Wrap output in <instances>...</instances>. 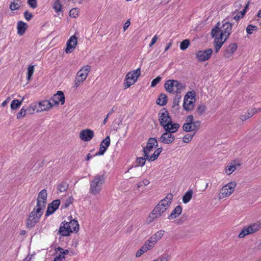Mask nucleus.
Segmentation results:
<instances>
[{"label":"nucleus","instance_id":"4c0bfd02","mask_svg":"<svg viewBox=\"0 0 261 261\" xmlns=\"http://www.w3.org/2000/svg\"><path fill=\"white\" fill-rule=\"evenodd\" d=\"M174 86V88H176V93H180L181 92L185 89V86L176 80H175Z\"/></svg>","mask_w":261,"mask_h":261},{"label":"nucleus","instance_id":"a878e982","mask_svg":"<svg viewBox=\"0 0 261 261\" xmlns=\"http://www.w3.org/2000/svg\"><path fill=\"white\" fill-rule=\"evenodd\" d=\"M244 15H245V14H243V12H242L241 11L233 12L231 13V14L228 16L224 19V21L228 20V21H231L232 20H235L236 21H238L240 19L243 18Z\"/></svg>","mask_w":261,"mask_h":261},{"label":"nucleus","instance_id":"de8ad7c7","mask_svg":"<svg viewBox=\"0 0 261 261\" xmlns=\"http://www.w3.org/2000/svg\"><path fill=\"white\" fill-rule=\"evenodd\" d=\"M34 72V66L33 65H29L28 68V72H27V80H30Z\"/></svg>","mask_w":261,"mask_h":261},{"label":"nucleus","instance_id":"20e7f679","mask_svg":"<svg viewBox=\"0 0 261 261\" xmlns=\"http://www.w3.org/2000/svg\"><path fill=\"white\" fill-rule=\"evenodd\" d=\"M105 178L103 174L95 175L90 181L89 193L94 195L98 194L102 189V186L105 183Z\"/></svg>","mask_w":261,"mask_h":261},{"label":"nucleus","instance_id":"f704fd0d","mask_svg":"<svg viewBox=\"0 0 261 261\" xmlns=\"http://www.w3.org/2000/svg\"><path fill=\"white\" fill-rule=\"evenodd\" d=\"M156 243L153 240L151 237H149V239L144 244V246L147 250H149L151 248L154 247Z\"/></svg>","mask_w":261,"mask_h":261},{"label":"nucleus","instance_id":"c03bdc74","mask_svg":"<svg viewBox=\"0 0 261 261\" xmlns=\"http://www.w3.org/2000/svg\"><path fill=\"white\" fill-rule=\"evenodd\" d=\"M27 112L26 109L22 107L16 115L17 119H20L25 117L27 114Z\"/></svg>","mask_w":261,"mask_h":261},{"label":"nucleus","instance_id":"473e14b6","mask_svg":"<svg viewBox=\"0 0 261 261\" xmlns=\"http://www.w3.org/2000/svg\"><path fill=\"white\" fill-rule=\"evenodd\" d=\"M167 102V96L165 94L161 93L156 100V103L160 106H163Z\"/></svg>","mask_w":261,"mask_h":261},{"label":"nucleus","instance_id":"37998d69","mask_svg":"<svg viewBox=\"0 0 261 261\" xmlns=\"http://www.w3.org/2000/svg\"><path fill=\"white\" fill-rule=\"evenodd\" d=\"M190 41L188 39H185L180 43V48L181 50H186L190 45Z\"/></svg>","mask_w":261,"mask_h":261},{"label":"nucleus","instance_id":"423d86ee","mask_svg":"<svg viewBox=\"0 0 261 261\" xmlns=\"http://www.w3.org/2000/svg\"><path fill=\"white\" fill-rule=\"evenodd\" d=\"M220 23L218 22L216 27L213 28L211 31V35L212 37L215 38L214 41L215 51L218 53L220 50V48L222 46L224 42L225 41L224 40L223 41V38L217 35L219 34L220 31L219 28Z\"/></svg>","mask_w":261,"mask_h":261},{"label":"nucleus","instance_id":"aec40b11","mask_svg":"<svg viewBox=\"0 0 261 261\" xmlns=\"http://www.w3.org/2000/svg\"><path fill=\"white\" fill-rule=\"evenodd\" d=\"M77 38L75 35L70 37L67 42L65 52L67 54L72 53L77 45Z\"/></svg>","mask_w":261,"mask_h":261},{"label":"nucleus","instance_id":"cd10ccee","mask_svg":"<svg viewBox=\"0 0 261 261\" xmlns=\"http://www.w3.org/2000/svg\"><path fill=\"white\" fill-rule=\"evenodd\" d=\"M27 27L28 25L26 23L22 21H19L17 23V34L19 36L23 35L26 31Z\"/></svg>","mask_w":261,"mask_h":261},{"label":"nucleus","instance_id":"5fc2aeb1","mask_svg":"<svg viewBox=\"0 0 261 261\" xmlns=\"http://www.w3.org/2000/svg\"><path fill=\"white\" fill-rule=\"evenodd\" d=\"M235 10L234 12H238L242 7V2L241 0L236 1L233 5Z\"/></svg>","mask_w":261,"mask_h":261},{"label":"nucleus","instance_id":"f257e3e1","mask_svg":"<svg viewBox=\"0 0 261 261\" xmlns=\"http://www.w3.org/2000/svg\"><path fill=\"white\" fill-rule=\"evenodd\" d=\"M173 197V195L171 193H169L164 199L161 200L159 202L149 216V217L151 219L149 220V223L152 222L155 219L161 217L167 210L170 204L171 203Z\"/></svg>","mask_w":261,"mask_h":261},{"label":"nucleus","instance_id":"7ed1b4c3","mask_svg":"<svg viewBox=\"0 0 261 261\" xmlns=\"http://www.w3.org/2000/svg\"><path fill=\"white\" fill-rule=\"evenodd\" d=\"M38 203L39 204H37L36 207L29 214L27 222V227L28 228L35 226L43 214L45 208L40 206V203L39 202Z\"/></svg>","mask_w":261,"mask_h":261},{"label":"nucleus","instance_id":"0e129e2a","mask_svg":"<svg viewBox=\"0 0 261 261\" xmlns=\"http://www.w3.org/2000/svg\"><path fill=\"white\" fill-rule=\"evenodd\" d=\"M158 39V36L156 35H154V37L152 38L151 42L149 44V47L152 46V45L155 43Z\"/></svg>","mask_w":261,"mask_h":261},{"label":"nucleus","instance_id":"9d476101","mask_svg":"<svg viewBox=\"0 0 261 261\" xmlns=\"http://www.w3.org/2000/svg\"><path fill=\"white\" fill-rule=\"evenodd\" d=\"M172 120L169 112L166 108L162 109L159 113V121L160 125L163 127Z\"/></svg>","mask_w":261,"mask_h":261},{"label":"nucleus","instance_id":"a19ab883","mask_svg":"<svg viewBox=\"0 0 261 261\" xmlns=\"http://www.w3.org/2000/svg\"><path fill=\"white\" fill-rule=\"evenodd\" d=\"M37 109L38 107L37 104L36 103H33L26 109L27 111V113L30 115L33 114L35 112H37Z\"/></svg>","mask_w":261,"mask_h":261},{"label":"nucleus","instance_id":"7c9ffc66","mask_svg":"<svg viewBox=\"0 0 261 261\" xmlns=\"http://www.w3.org/2000/svg\"><path fill=\"white\" fill-rule=\"evenodd\" d=\"M53 8L56 13L63 12V6L60 0H54L53 2Z\"/></svg>","mask_w":261,"mask_h":261},{"label":"nucleus","instance_id":"864d4df0","mask_svg":"<svg viewBox=\"0 0 261 261\" xmlns=\"http://www.w3.org/2000/svg\"><path fill=\"white\" fill-rule=\"evenodd\" d=\"M79 12V9L77 8H73V9H72L71 10H70L69 15L71 17L75 18V17H76L78 16Z\"/></svg>","mask_w":261,"mask_h":261},{"label":"nucleus","instance_id":"393cba45","mask_svg":"<svg viewBox=\"0 0 261 261\" xmlns=\"http://www.w3.org/2000/svg\"><path fill=\"white\" fill-rule=\"evenodd\" d=\"M180 125L177 123H173L172 122V120L169 122L167 124L165 125V126L163 127L165 131L171 133H174L178 129Z\"/></svg>","mask_w":261,"mask_h":261},{"label":"nucleus","instance_id":"2f4dec72","mask_svg":"<svg viewBox=\"0 0 261 261\" xmlns=\"http://www.w3.org/2000/svg\"><path fill=\"white\" fill-rule=\"evenodd\" d=\"M249 231H250L251 234L256 232L258 231L260 228L261 225L260 222H256L253 223L247 226Z\"/></svg>","mask_w":261,"mask_h":261},{"label":"nucleus","instance_id":"79ce46f5","mask_svg":"<svg viewBox=\"0 0 261 261\" xmlns=\"http://www.w3.org/2000/svg\"><path fill=\"white\" fill-rule=\"evenodd\" d=\"M250 234H251V233L248 227H244L239 234L238 237L239 238H243L247 235Z\"/></svg>","mask_w":261,"mask_h":261},{"label":"nucleus","instance_id":"f03ea898","mask_svg":"<svg viewBox=\"0 0 261 261\" xmlns=\"http://www.w3.org/2000/svg\"><path fill=\"white\" fill-rule=\"evenodd\" d=\"M69 221L62 222L60 226L59 233L62 236L68 237L73 232L79 230V224L77 220L72 219V217H68Z\"/></svg>","mask_w":261,"mask_h":261},{"label":"nucleus","instance_id":"680f3d73","mask_svg":"<svg viewBox=\"0 0 261 261\" xmlns=\"http://www.w3.org/2000/svg\"><path fill=\"white\" fill-rule=\"evenodd\" d=\"M24 16L27 20L29 21L32 19L33 15L31 13H30L28 11H25L24 13Z\"/></svg>","mask_w":261,"mask_h":261},{"label":"nucleus","instance_id":"c756f323","mask_svg":"<svg viewBox=\"0 0 261 261\" xmlns=\"http://www.w3.org/2000/svg\"><path fill=\"white\" fill-rule=\"evenodd\" d=\"M175 80H169L166 82L164 87L166 91L169 93H173L174 88Z\"/></svg>","mask_w":261,"mask_h":261},{"label":"nucleus","instance_id":"09e8293b","mask_svg":"<svg viewBox=\"0 0 261 261\" xmlns=\"http://www.w3.org/2000/svg\"><path fill=\"white\" fill-rule=\"evenodd\" d=\"M148 251L147 248L143 245L136 252V256L137 257H140L144 253Z\"/></svg>","mask_w":261,"mask_h":261},{"label":"nucleus","instance_id":"f8f14e48","mask_svg":"<svg viewBox=\"0 0 261 261\" xmlns=\"http://www.w3.org/2000/svg\"><path fill=\"white\" fill-rule=\"evenodd\" d=\"M213 50L211 48L204 50H198L195 53L196 58L199 62H205L210 59Z\"/></svg>","mask_w":261,"mask_h":261},{"label":"nucleus","instance_id":"1a4fd4ad","mask_svg":"<svg viewBox=\"0 0 261 261\" xmlns=\"http://www.w3.org/2000/svg\"><path fill=\"white\" fill-rule=\"evenodd\" d=\"M195 92L193 91H189L184 97L183 104L184 109L186 111L191 110L194 107V102L192 99H195Z\"/></svg>","mask_w":261,"mask_h":261},{"label":"nucleus","instance_id":"5701e85b","mask_svg":"<svg viewBox=\"0 0 261 261\" xmlns=\"http://www.w3.org/2000/svg\"><path fill=\"white\" fill-rule=\"evenodd\" d=\"M47 196L46 190L45 189L41 190L39 192L37 199V204H39L38 202H39L40 203V206L45 208L47 202Z\"/></svg>","mask_w":261,"mask_h":261},{"label":"nucleus","instance_id":"58836bf2","mask_svg":"<svg viewBox=\"0 0 261 261\" xmlns=\"http://www.w3.org/2000/svg\"><path fill=\"white\" fill-rule=\"evenodd\" d=\"M68 187V184L66 181H63L58 185L57 188L60 192H64L67 191Z\"/></svg>","mask_w":261,"mask_h":261},{"label":"nucleus","instance_id":"72a5a7b5","mask_svg":"<svg viewBox=\"0 0 261 261\" xmlns=\"http://www.w3.org/2000/svg\"><path fill=\"white\" fill-rule=\"evenodd\" d=\"M165 233V231L163 230H160L157 232H156L154 234L152 235L151 237L154 240V241L157 243L159 240H160L163 237Z\"/></svg>","mask_w":261,"mask_h":261},{"label":"nucleus","instance_id":"f3484780","mask_svg":"<svg viewBox=\"0 0 261 261\" xmlns=\"http://www.w3.org/2000/svg\"><path fill=\"white\" fill-rule=\"evenodd\" d=\"M65 99L63 92L61 91H58L56 94L51 97L49 100L53 102L54 106L58 105L59 102H61V105H63L65 103Z\"/></svg>","mask_w":261,"mask_h":261},{"label":"nucleus","instance_id":"338daca9","mask_svg":"<svg viewBox=\"0 0 261 261\" xmlns=\"http://www.w3.org/2000/svg\"><path fill=\"white\" fill-rule=\"evenodd\" d=\"M163 150V148L162 147L158 148L155 151L154 153L156 154L157 156L159 157V155L161 153Z\"/></svg>","mask_w":261,"mask_h":261},{"label":"nucleus","instance_id":"ea45409f","mask_svg":"<svg viewBox=\"0 0 261 261\" xmlns=\"http://www.w3.org/2000/svg\"><path fill=\"white\" fill-rule=\"evenodd\" d=\"M236 170V165L235 163H231L225 168V172L227 175H230L234 171Z\"/></svg>","mask_w":261,"mask_h":261},{"label":"nucleus","instance_id":"13d9d810","mask_svg":"<svg viewBox=\"0 0 261 261\" xmlns=\"http://www.w3.org/2000/svg\"><path fill=\"white\" fill-rule=\"evenodd\" d=\"M28 4L33 9L36 8L37 6V0H28Z\"/></svg>","mask_w":261,"mask_h":261},{"label":"nucleus","instance_id":"8fccbe9b","mask_svg":"<svg viewBox=\"0 0 261 261\" xmlns=\"http://www.w3.org/2000/svg\"><path fill=\"white\" fill-rule=\"evenodd\" d=\"M16 1L18 2V0H14L13 2L11 3V4L10 5V9L12 11L18 10L19 9L20 6L18 3L16 2Z\"/></svg>","mask_w":261,"mask_h":261},{"label":"nucleus","instance_id":"e433bc0d","mask_svg":"<svg viewBox=\"0 0 261 261\" xmlns=\"http://www.w3.org/2000/svg\"><path fill=\"white\" fill-rule=\"evenodd\" d=\"M24 97H22L21 100H18L17 99L13 100L11 103V108L12 110H16L22 104Z\"/></svg>","mask_w":261,"mask_h":261},{"label":"nucleus","instance_id":"6e6d98bb","mask_svg":"<svg viewBox=\"0 0 261 261\" xmlns=\"http://www.w3.org/2000/svg\"><path fill=\"white\" fill-rule=\"evenodd\" d=\"M161 77L160 76H157L156 78L153 79L151 83V87H155L157 84H158L160 81H161Z\"/></svg>","mask_w":261,"mask_h":261},{"label":"nucleus","instance_id":"dca6fc26","mask_svg":"<svg viewBox=\"0 0 261 261\" xmlns=\"http://www.w3.org/2000/svg\"><path fill=\"white\" fill-rule=\"evenodd\" d=\"M37 105L38 107L37 113L48 111L53 107V103L49 100H42L39 102Z\"/></svg>","mask_w":261,"mask_h":261},{"label":"nucleus","instance_id":"2eb2a0df","mask_svg":"<svg viewBox=\"0 0 261 261\" xmlns=\"http://www.w3.org/2000/svg\"><path fill=\"white\" fill-rule=\"evenodd\" d=\"M175 139L173 134L165 131L159 138V141L164 144H170L173 143Z\"/></svg>","mask_w":261,"mask_h":261},{"label":"nucleus","instance_id":"b1692460","mask_svg":"<svg viewBox=\"0 0 261 261\" xmlns=\"http://www.w3.org/2000/svg\"><path fill=\"white\" fill-rule=\"evenodd\" d=\"M238 48V45L236 43H233L229 44L226 47V49L224 52L223 56L226 58H229L231 57L234 53L236 51Z\"/></svg>","mask_w":261,"mask_h":261},{"label":"nucleus","instance_id":"9b49d317","mask_svg":"<svg viewBox=\"0 0 261 261\" xmlns=\"http://www.w3.org/2000/svg\"><path fill=\"white\" fill-rule=\"evenodd\" d=\"M200 126V121H196L192 123H185L182 126V129L186 132H193V134L195 135Z\"/></svg>","mask_w":261,"mask_h":261},{"label":"nucleus","instance_id":"4468645a","mask_svg":"<svg viewBox=\"0 0 261 261\" xmlns=\"http://www.w3.org/2000/svg\"><path fill=\"white\" fill-rule=\"evenodd\" d=\"M90 70L91 67L89 65L83 66L77 73V81L83 83L86 79Z\"/></svg>","mask_w":261,"mask_h":261},{"label":"nucleus","instance_id":"4d7b16f0","mask_svg":"<svg viewBox=\"0 0 261 261\" xmlns=\"http://www.w3.org/2000/svg\"><path fill=\"white\" fill-rule=\"evenodd\" d=\"M194 135L193 134L192 135L187 134L183 137V141L185 143H188L193 139Z\"/></svg>","mask_w":261,"mask_h":261},{"label":"nucleus","instance_id":"603ef678","mask_svg":"<svg viewBox=\"0 0 261 261\" xmlns=\"http://www.w3.org/2000/svg\"><path fill=\"white\" fill-rule=\"evenodd\" d=\"M146 160H147V159H146V157H144V158H143V157L137 158V160H136V162L138 164V165H139L141 167H142V166H143L145 165V162H146Z\"/></svg>","mask_w":261,"mask_h":261},{"label":"nucleus","instance_id":"c85d7f7f","mask_svg":"<svg viewBox=\"0 0 261 261\" xmlns=\"http://www.w3.org/2000/svg\"><path fill=\"white\" fill-rule=\"evenodd\" d=\"M182 212V207L180 205L176 206L172 211L170 215L168 216V219L169 220L174 219L179 216Z\"/></svg>","mask_w":261,"mask_h":261},{"label":"nucleus","instance_id":"ddd939ff","mask_svg":"<svg viewBox=\"0 0 261 261\" xmlns=\"http://www.w3.org/2000/svg\"><path fill=\"white\" fill-rule=\"evenodd\" d=\"M158 143L155 138H150L148 139L146 146L143 148L144 156H148V154L152 151L154 147H158Z\"/></svg>","mask_w":261,"mask_h":261},{"label":"nucleus","instance_id":"a211bd4d","mask_svg":"<svg viewBox=\"0 0 261 261\" xmlns=\"http://www.w3.org/2000/svg\"><path fill=\"white\" fill-rule=\"evenodd\" d=\"M110 145V138L106 137L100 143L99 151L96 153L95 155H103Z\"/></svg>","mask_w":261,"mask_h":261},{"label":"nucleus","instance_id":"4be33fe9","mask_svg":"<svg viewBox=\"0 0 261 261\" xmlns=\"http://www.w3.org/2000/svg\"><path fill=\"white\" fill-rule=\"evenodd\" d=\"M56 257L54 261H63L65 259V255L69 253V250H64L60 247H58L56 249Z\"/></svg>","mask_w":261,"mask_h":261},{"label":"nucleus","instance_id":"774afa93","mask_svg":"<svg viewBox=\"0 0 261 261\" xmlns=\"http://www.w3.org/2000/svg\"><path fill=\"white\" fill-rule=\"evenodd\" d=\"M11 100V98L10 97H8L6 100H5L2 103V107H5L10 101Z\"/></svg>","mask_w":261,"mask_h":261},{"label":"nucleus","instance_id":"412c9836","mask_svg":"<svg viewBox=\"0 0 261 261\" xmlns=\"http://www.w3.org/2000/svg\"><path fill=\"white\" fill-rule=\"evenodd\" d=\"M60 204V200L56 199L53 200L48 205L47 211L45 213V216L48 217L53 214L59 207Z\"/></svg>","mask_w":261,"mask_h":261},{"label":"nucleus","instance_id":"3c124183","mask_svg":"<svg viewBox=\"0 0 261 261\" xmlns=\"http://www.w3.org/2000/svg\"><path fill=\"white\" fill-rule=\"evenodd\" d=\"M206 106L204 105H199L196 112L199 115H202L206 111Z\"/></svg>","mask_w":261,"mask_h":261},{"label":"nucleus","instance_id":"6e6552de","mask_svg":"<svg viewBox=\"0 0 261 261\" xmlns=\"http://www.w3.org/2000/svg\"><path fill=\"white\" fill-rule=\"evenodd\" d=\"M223 22H224V23H223L222 26L220 29L219 34H217V35L222 38L224 37V41H226L231 33L233 23L228 20L224 21V20Z\"/></svg>","mask_w":261,"mask_h":261},{"label":"nucleus","instance_id":"bb28decb","mask_svg":"<svg viewBox=\"0 0 261 261\" xmlns=\"http://www.w3.org/2000/svg\"><path fill=\"white\" fill-rule=\"evenodd\" d=\"M257 112H258L257 109H256L255 108L249 109L247 111V112L244 115H241L240 116V119L242 121H245L249 118L253 116Z\"/></svg>","mask_w":261,"mask_h":261},{"label":"nucleus","instance_id":"49530a36","mask_svg":"<svg viewBox=\"0 0 261 261\" xmlns=\"http://www.w3.org/2000/svg\"><path fill=\"white\" fill-rule=\"evenodd\" d=\"M181 95L180 93H176V95L173 101V107L179 106V102L180 101Z\"/></svg>","mask_w":261,"mask_h":261},{"label":"nucleus","instance_id":"052dcab7","mask_svg":"<svg viewBox=\"0 0 261 261\" xmlns=\"http://www.w3.org/2000/svg\"><path fill=\"white\" fill-rule=\"evenodd\" d=\"M146 157L147 160L149 161H153L158 158V156H157L156 154L154 152L151 155H150L149 154H148V156Z\"/></svg>","mask_w":261,"mask_h":261},{"label":"nucleus","instance_id":"c9c22d12","mask_svg":"<svg viewBox=\"0 0 261 261\" xmlns=\"http://www.w3.org/2000/svg\"><path fill=\"white\" fill-rule=\"evenodd\" d=\"M193 191L192 190H188L182 196V201L184 203H187L192 197Z\"/></svg>","mask_w":261,"mask_h":261},{"label":"nucleus","instance_id":"e2e57ef3","mask_svg":"<svg viewBox=\"0 0 261 261\" xmlns=\"http://www.w3.org/2000/svg\"><path fill=\"white\" fill-rule=\"evenodd\" d=\"M252 28H255L256 29V26L255 25H253L252 24H249L247 28H246V32L247 33V34H252V33H253V29Z\"/></svg>","mask_w":261,"mask_h":261},{"label":"nucleus","instance_id":"6ab92c4d","mask_svg":"<svg viewBox=\"0 0 261 261\" xmlns=\"http://www.w3.org/2000/svg\"><path fill=\"white\" fill-rule=\"evenodd\" d=\"M94 137V132L90 129H85L80 132V138L83 141H90Z\"/></svg>","mask_w":261,"mask_h":261},{"label":"nucleus","instance_id":"0eeeda50","mask_svg":"<svg viewBox=\"0 0 261 261\" xmlns=\"http://www.w3.org/2000/svg\"><path fill=\"white\" fill-rule=\"evenodd\" d=\"M237 184L234 181H231L224 186L221 189L218 195V198L221 199L224 197L230 196L234 191Z\"/></svg>","mask_w":261,"mask_h":261},{"label":"nucleus","instance_id":"a18cd8bd","mask_svg":"<svg viewBox=\"0 0 261 261\" xmlns=\"http://www.w3.org/2000/svg\"><path fill=\"white\" fill-rule=\"evenodd\" d=\"M74 199L72 197H69L66 201L65 202L63 203L61 205V208H67L70 204H71Z\"/></svg>","mask_w":261,"mask_h":261},{"label":"nucleus","instance_id":"39448f33","mask_svg":"<svg viewBox=\"0 0 261 261\" xmlns=\"http://www.w3.org/2000/svg\"><path fill=\"white\" fill-rule=\"evenodd\" d=\"M141 70L139 68L135 70L129 72L126 75L124 86L125 88H128L134 85L140 75Z\"/></svg>","mask_w":261,"mask_h":261},{"label":"nucleus","instance_id":"69168bd1","mask_svg":"<svg viewBox=\"0 0 261 261\" xmlns=\"http://www.w3.org/2000/svg\"><path fill=\"white\" fill-rule=\"evenodd\" d=\"M193 120H194L193 116L191 115H189L187 116V117L186 118V123L194 122L195 121H194Z\"/></svg>","mask_w":261,"mask_h":261},{"label":"nucleus","instance_id":"bf43d9fd","mask_svg":"<svg viewBox=\"0 0 261 261\" xmlns=\"http://www.w3.org/2000/svg\"><path fill=\"white\" fill-rule=\"evenodd\" d=\"M169 256L167 254H164L158 258V260H154L153 261H169Z\"/></svg>","mask_w":261,"mask_h":261}]
</instances>
